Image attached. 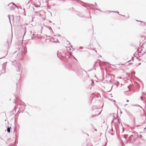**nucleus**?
Returning a JSON list of instances; mask_svg holds the SVG:
<instances>
[{
	"mask_svg": "<svg viewBox=\"0 0 146 146\" xmlns=\"http://www.w3.org/2000/svg\"><path fill=\"white\" fill-rule=\"evenodd\" d=\"M8 6H9L10 10H14L16 7L15 5L13 3H9Z\"/></svg>",
	"mask_w": 146,
	"mask_h": 146,
	"instance_id": "obj_1",
	"label": "nucleus"
},
{
	"mask_svg": "<svg viewBox=\"0 0 146 146\" xmlns=\"http://www.w3.org/2000/svg\"><path fill=\"white\" fill-rule=\"evenodd\" d=\"M143 97L144 98H146V93L145 92H143L142 93Z\"/></svg>",
	"mask_w": 146,
	"mask_h": 146,
	"instance_id": "obj_2",
	"label": "nucleus"
},
{
	"mask_svg": "<svg viewBox=\"0 0 146 146\" xmlns=\"http://www.w3.org/2000/svg\"><path fill=\"white\" fill-rule=\"evenodd\" d=\"M16 68L17 71L19 72L20 71V69L19 66H16Z\"/></svg>",
	"mask_w": 146,
	"mask_h": 146,
	"instance_id": "obj_3",
	"label": "nucleus"
},
{
	"mask_svg": "<svg viewBox=\"0 0 146 146\" xmlns=\"http://www.w3.org/2000/svg\"><path fill=\"white\" fill-rule=\"evenodd\" d=\"M11 128V127H9H9H8V128H7V131L8 133H10V132Z\"/></svg>",
	"mask_w": 146,
	"mask_h": 146,
	"instance_id": "obj_4",
	"label": "nucleus"
},
{
	"mask_svg": "<svg viewBox=\"0 0 146 146\" xmlns=\"http://www.w3.org/2000/svg\"><path fill=\"white\" fill-rule=\"evenodd\" d=\"M10 15H8V17H9V20L10 22Z\"/></svg>",
	"mask_w": 146,
	"mask_h": 146,
	"instance_id": "obj_5",
	"label": "nucleus"
},
{
	"mask_svg": "<svg viewBox=\"0 0 146 146\" xmlns=\"http://www.w3.org/2000/svg\"><path fill=\"white\" fill-rule=\"evenodd\" d=\"M143 96L141 97V100L142 101H143Z\"/></svg>",
	"mask_w": 146,
	"mask_h": 146,
	"instance_id": "obj_6",
	"label": "nucleus"
},
{
	"mask_svg": "<svg viewBox=\"0 0 146 146\" xmlns=\"http://www.w3.org/2000/svg\"><path fill=\"white\" fill-rule=\"evenodd\" d=\"M100 113H98V114H96V115H99L100 114Z\"/></svg>",
	"mask_w": 146,
	"mask_h": 146,
	"instance_id": "obj_7",
	"label": "nucleus"
},
{
	"mask_svg": "<svg viewBox=\"0 0 146 146\" xmlns=\"http://www.w3.org/2000/svg\"><path fill=\"white\" fill-rule=\"evenodd\" d=\"M82 48H83V47H80V49H82Z\"/></svg>",
	"mask_w": 146,
	"mask_h": 146,
	"instance_id": "obj_8",
	"label": "nucleus"
},
{
	"mask_svg": "<svg viewBox=\"0 0 146 146\" xmlns=\"http://www.w3.org/2000/svg\"><path fill=\"white\" fill-rule=\"evenodd\" d=\"M10 43H11V40L10 39Z\"/></svg>",
	"mask_w": 146,
	"mask_h": 146,
	"instance_id": "obj_9",
	"label": "nucleus"
},
{
	"mask_svg": "<svg viewBox=\"0 0 146 146\" xmlns=\"http://www.w3.org/2000/svg\"><path fill=\"white\" fill-rule=\"evenodd\" d=\"M92 82L93 83H94V81L93 80H92Z\"/></svg>",
	"mask_w": 146,
	"mask_h": 146,
	"instance_id": "obj_10",
	"label": "nucleus"
},
{
	"mask_svg": "<svg viewBox=\"0 0 146 146\" xmlns=\"http://www.w3.org/2000/svg\"><path fill=\"white\" fill-rule=\"evenodd\" d=\"M127 102H129V100H127Z\"/></svg>",
	"mask_w": 146,
	"mask_h": 146,
	"instance_id": "obj_11",
	"label": "nucleus"
},
{
	"mask_svg": "<svg viewBox=\"0 0 146 146\" xmlns=\"http://www.w3.org/2000/svg\"><path fill=\"white\" fill-rule=\"evenodd\" d=\"M127 105V104H125V106H126V105Z\"/></svg>",
	"mask_w": 146,
	"mask_h": 146,
	"instance_id": "obj_12",
	"label": "nucleus"
},
{
	"mask_svg": "<svg viewBox=\"0 0 146 146\" xmlns=\"http://www.w3.org/2000/svg\"><path fill=\"white\" fill-rule=\"evenodd\" d=\"M66 48H69V47H66Z\"/></svg>",
	"mask_w": 146,
	"mask_h": 146,
	"instance_id": "obj_13",
	"label": "nucleus"
},
{
	"mask_svg": "<svg viewBox=\"0 0 146 146\" xmlns=\"http://www.w3.org/2000/svg\"><path fill=\"white\" fill-rule=\"evenodd\" d=\"M140 64H141V63H139V65H140Z\"/></svg>",
	"mask_w": 146,
	"mask_h": 146,
	"instance_id": "obj_14",
	"label": "nucleus"
},
{
	"mask_svg": "<svg viewBox=\"0 0 146 146\" xmlns=\"http://www.w3.org/2000/svg\"><path fill=\"white\" fill-rule=\"evenodd\" d=\"M134 124H135V120L134 121Z\"/></svg>",
	"mask_w": 146,
	"mask_h": 146,
	"instance_id": "obj_15",
	"label": "nucleus"
},
{
	"mask_svg": "<svg viewBox=\"0 0 146 146\" xmlns=\"http://www.w3.org/2000/svg\"><path fill=\"white\" fill-rule=\"evenodd\" d=\"M116 12H117V13H119V12H117V11H116Z\"/></svg>",
	"mask_w": 146,
	"mask_h": 146,
	"instance_id": "obj_16",
	"label": "nucleus"
},
{
	"mask_svg": "<svg viewBox=\"0 0 146 146\" xmlns=\"http://www.w3.org/2000/svg\"><path fill=\"white\" fill-rule=\"evenodd\" d=\"M74 58L75 59H76L74 57Z\"/></svg>",
	"mask_w": 146,
	"mask_h": 146,
	"instance_id": "obj_17",
	"label": "nucleus"
},
{
	"mask_svg": "<svg viewBox=\"0 0 146 146\" xmlns=\"http://www.w3.org/2000/svg\"><path fill=\"white\" fill-rule=\"evenodd\" d=\"M50 21V22L51 23V21Z\"/></svg>",
	"mask_w": 146,
	"mask_h": 146,
	"instance_id": "obj_18",
	"label": "nucleus"
}]
</instances>
